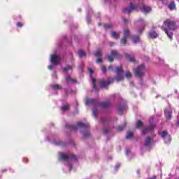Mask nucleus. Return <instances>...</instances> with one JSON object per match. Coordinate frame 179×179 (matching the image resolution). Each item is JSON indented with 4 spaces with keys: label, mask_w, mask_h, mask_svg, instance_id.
Listing matches in <instances>:
<instances>
[{
    "label": "nucleus",
    "mask_w": 179,
    "mask_h": 179,
    "mask_svg": "<svg viewBox=\"0 0 179 179\" xmlns=\"http://www.w3.org/2000/svg\"><path fill=\"white\" fill-rule=\"evenodd\" d=\"M65 80H66V82H71L72 83H76V80L72 78L71 76H66L65 77Z\"/></svg>",
    "instance_id": "nucleus-22"
},
{
    "label": "nucleus",
    "mask_w": 179,
    "mask_h": 179,
    "mask_svg": "<svg viewBox=\"0 0 179 179\" xmlns=\"http://www.w3.org/2000/svg\"><path fill=\"white\" fill-rule=\"evenodd\" d=\"M115 69L117 75L115 78H112L110 80L108 79V80H106V79H101L99 80V83L102 89H106V87H108L111 83H114L115 80H117V82L124 80V76H122V66H117Z\"/></svg>",
    "instance_id": "nucleus-1"
},
{
    "label": "nucleus",
    "mask_w": 179,
    "mask_h": 179,
    "mask_svg": "<svg viewBox=\"0 0 179 179\" xmlns=\"http://www.w3.org/2000/svg\"><path fill=\"white\" fill-rule=\"evenodd\" d=\"M127 41H128V38L125 36H123L120 40V43L121 44H122V45H127Z\"/></svg>",
    "instance_id": "nucleus-27"
},
{
    "label": "nucleus",
    "mask_w": 179,
    "mask_h": 179,
    "mask_svg": "<svg viewBox=\"0 0 179 179\" xmlns=\"http://www.w3.org/2000/svg\"><path fill=\"white\" fill-rule=\"evenodd\" d=\"M175 93H177V90H175Z\"/></svg>",
    "instance_id": "nucleus-57"
},
{
    "label": "nucleus",
    "mask_w": 179,
    "mask_h": 179,
    "mask_svg": "<svg viewBox=\"0 0 179 179\" xmlns=\"http://www.w3.org/2000/svg\"><path fill=\"white\" fill-rule=\"evenodd\" d=\"M126 107H127V106H125V105H122V106L118 107L117 111H118V113L120 114V115H122V113H124V110H125Z\"/></svg>",
    "instance_id": "nucleus-20"
},
{
    "label": "nucleus",
    "mask_w": 179,
    "mask_h": 179,
    "mask_svg": "<svg viewBox=\"0 0 179 179\" xmlns=\"http://www.w3.org/2000/svg\"><path fill=\"white\" fill-rule=\"evenodd\" d=\"M71 70H72V66H67L63 69L64 72H68V71Z\"/></svg>",
    "instance_id": "nucleus-37"
},
{
    "label": "nucleus",
    "mask_w": 179,
    "mask_h": 179,
    "mask_svg": "<svg viewBox=\"0 0 179 179\" xmlns=\"http://www.w3.org/2000/svg\"><path fill=\"white\" fill-rule=\"evenodd\" d=\"M103 27L105 30H108V29H111L113 27V25L110 24H103Z\"/></svg>",
    "instance_id": "nucleus-34"
},
{
    "label": "nucleus",
    "mask_w": 179,
    "mask_h": 179,
    "mask_svg": "<svg viewBox=\"0 0 179 179\" xmlns=\"http://www.w3.org/2000/svg\"><path fill=\"white\" fill-rule=\"evenodd\" d=\"M94 57H101V51H100V49H98L96 52L94 53Z\"/></svg>",
    "instance_id": "nucleus-35"
},
{
    "label": "nucleus",
    "mask_w": 179,
    "mask_h": 179,
    "mask_svg": "<svg viewBox=\"0 0 179 179\" xmlns=\"http://www.w3.org/2000/svg\"><path fill=\"white\" fill-rule=\"evenodd\" d=\"M134 10H136V12H138V10H139V6L131 2L129 4V6L123 10V13L129 14L134 12Z\"/></svg>",
    "instance_id": "nucleus-6"
},
{
    "label": "nucleus",
    "mask_w": 179,
    "mask_h": 179,
    "mask_svg": "<svg viewBox=\"0 0 179 179\" xmlns=\"http://www.w3.org/2000/svg\"><path fill=\"white\" fill-rule=\"evenodd\" d=\"M8 170L6 169L2 170V173H6Z\"/></svg>",
    "instance_id": "nucleus-53"
},
{
    "label": "nucleus",
    "mask_w": 179,
    "mask_h": 179,
    "mask_svg": "<svg viewBox=\"0 0 179 179\" xmlns=\"http://www.w3.org/2000/svg\"><path fill=\"white\" fill-rule=\"evenodd\" d=\"M164 64V59L158 57V64Z\"/></svg>",
    "instance_id": "nucleus-42"
},
{
    "label": "nucleus",
    "mask_w": 179,
    "mask_h": 179,
    "mask_svg": "<svg viewBox=\"0 0 179 179\" xmlns=\"http://www.w3.org/2000/svg\"><path fill=\"white\" fill-rule=\"evenodd\" d=\"M129 154V150L127 149L126 150V155H127V156H128Z\"/></svg>",
    "instance_id": "nucleus-52"
},
{
    "label": "nucleus",
    "mask_w": 179,
    "mask_h": 179,
    "mask_svg": "<svg viewBox=\"0 0 179 179\" xmlns=\"http://www.w3.org/2000/svg\"><path fill=\"white\" fill-rule=\"evenodd\" d=\"M148 37L149 38H156V37H157V34L156 31H151L149 33Z\"/></svg>",
    "instance_id": "nucleus-25"
},
{
    "label": "nucleus",
    "mask_w": 179,
    "mask_h": 179,
    "mask_svg": "<svg viewBox=\"0 0 179 179\" xmlns=\"http://www.w3.org/2000/svg\"><path fill=\"white\" fill-rule=\"evenodd\" d=\"M124 23H128V20L127 18H123Z\"/></svg>",
    "instance_id": "nucleus-50"
},
{
    "label": "nucleus",
    "mask_w": 179,
    "mask_h": 179,
    "mask_svg": "<svg viewBox=\"0 0 179 179\" xmlns=\"http://www.w3.org/2000/svg\"><path fill=\"white\" fill-rule=\"evenodd\" d=\"M169 9L170 10H175V9H176V2L171 1V2L169 4Z\"/></svg>",
    "instance_id": "nucleus-23"
},
{
    "label": "nucleus",
    "mask_w": 179,
    "mask_h": 179,
    "mask_svg": "<svg viewBox=\"0 0 179 179\" xmlns=\"http://www.w3.org/2000/svg\"><path fill=\"white\" fill-rule=\"evenodd\" d=\"M108 122V117H101V124H107Z\"/></svg>",
    "instance_id": "nucleus-32"
},
{
    "label": "nucleus",
    "mask_w": 179,
    "mask_h": 179,
    "mask_svg": "<svg viewBox=\"0 0 179 179\" xmlns=\"http://www.w3.org/2000/svg\"><path fill=\"white\" fill-rule=\"evenodd\" d=\"M153 129H155V125H153L152 124H150L149 126L145 127L142 129L143 136H145V135H147V134H149V132H152V131H153Z\"/></svg>",
    "instance_id": "nucleus-8"
},
{
    "label": "nucleus",
    "mask_w": 179,
    "mask_h": 179,
    "mask_svg": "<svg viewBox=\"0 0 179 179\" xmlns=\"http://www.w3.org/2000/svg\"><path fill=\"white\" fill-rule=\"evenodd\" d=\"M92 114L94 117H95V118H97V111H96V110L94 109L92 110Z\"/></svg>",
    "instance_id": "nucleus-43"
},
{
    "label": "nucleus",
    "mask_w": 179,
    "mask_h": 179,
    "mask_svg": "<svg viewBox=\"0 0 179 179\" xmlns=\"http://www.w3.org/2000/svg\"><path fill=\"white\" fill-rule=\"evenodd\" d=\"M101 62H103V59H101V58H99L96 60V64H101Z\"/></svg>",
    "instance_id": "nucleus-47"
},
{
    "label": "nucleus",
    "mask_w": 179,
    "mask_h": 179,
    "mask_svg": "<svg viewBox=\"0 0 179 179\" xmlns=\"http://www.w3.org/2000/svg\"><path fill=\"white\" fill-rule=\"evenodd\" d=\"M111 38H115V40H118L120 38V32H115V31H112L110 34Z\"/></svg>",
    "instance_id": "nucleus-16"
},
{
    "label": "nucleus",
    "mask_w": 179,
    "mask_h": 179,
    "mask_svg": "<svg viewBox=\"0 0 179 179\" xmlns=\"http://www.w3.org/2000/svg\"><path fill=\"white\" fill-rule=\"evenodd\" d=\"M61 110L62 111H68V110H69V105H64V106H62Z\"/></svg>",
    "instance_id": "nucleus-33"
},
{
    "label": "nucleus",
    "mask_w": 179,
    "mask_h": 179,
    "mask_svg": "<svg viewBox=\"0 0 179 179\" xmlns=\"http://www.w3.org/2000/svg\"><path fill=\"white\" fill-rule=\"evenodd\" d=\"M177 24L174 21H171L170 20H166L164 22V25L161 27L162 30L165 31L166 34L170 38V40H173V31L177 29Z\"/></svg>",
    "instance_id": "nucleus-2"
},
{
    "label": "nucleus",
    "mask_w": 179,
    "mask_h": 179,
    "mask_svg": "<svg viewBox=\"0 0 179 179\" xmlns=\"http://www.w3.org/2000/svg\"><path fill=\"white\" fill-rule=\"evenodd\" d=\"M92 81L93 89H94L95 92H99V88H97V85H96V79L92 78Z\"/></svg>",
    "instance_id": "nucleus-24"
},
{
    "label": "nucleus",
    "mask_w": 179,
    "mask_h": 179,
    "mask_svg": "<svg viewBox=\"0 0 179 179\" xmlns=\"http://www.w3.org/2000/svg\"><path fill=\"white\" fill-rule=\"evenodd\" d=\"M110 54L114 58H120V53L115 50H112Z\"/></svg>",
    "instance_id": "nucleus-19"
},
{
    "label": "nucleus",
    "mask_w": 179,
    "mask_h": 179,
    "mask_svg": "<svg viewBox=\"0 0 179 179\" xmlns=\"http://www.w3.org/2000/svg\"><path fill=\"white\" fill-rule=\"evenodd\" d=\"M78 55L80 58H83V57H86L87 54L84 50H80L78 51Z\"/></svg>",
    "instance_id": "nucleus-21"
},
{
    "label": "nucleus",
    "mask_w": 179,
    "mask_h": 179,
    "mask_svg": "<svg viewBox=\"0 0 179 179\" xmlns=\"http://www.w3.org/2000/svg\"><path fill=\"white\" fill-rule=\"evenodd\" d=\"M177 124L178 125L179 127V115L178 116V122H177Z\"/></svg>",
    "instance_id": "nucleus-54"
},
{
    "label": "nucleus",
    "mask_w": 179,
    "mask_h": 179,
    "mask_svg": "<svg viewBox=\"0 0 179 179\" xmlns=\"http://www.w3.org/2000/svg\"><path fill=\"white\" fill-rule=\"evenodd\" d=\"M99 106L102 107V108H108V107H110V102H101L99 103Z\"/></svg>",
    "instance_id": "nucleus-17"
},
{
    "label": "nucleus",
    "mask_w": 179,
    "mask_h": 179,
    "mask_svg": "<svg viewBox=\"0 0 179 179\" xmlns=\"http://www.w3.org/2000/svg\"><path fill=\"white\" fill-rule=\"evenodd\" d=\"M134 73L136 78H143L145 73H146V66L144 64H142L134 70Z\"/></svg>",
    "instance_id": "nucleus-3"
},
{
    "label": "nucleus",
    "mask_w": 179,
    "mask_h": 179,
    "mask_svg": "<svg viewBox=\"0 0 179 179\" xmlns=\"http://www.w3.org/2000/svg\"><path fill=\"white\" fill-rule=\"evenodd\" d=\"M129 33L130 31L129 29H126L123 30V37H126L128 38V37H129Z\"/></svg>",
    "instance_id": "nucleus-26"
},
{
    "label": "nucleus",
    "mask_w": 179,
    "mask_h": 179,
    "mask_svg": "<svg viewBox=\"0 0 179 179\" xmlns=\"http://www.w3.org/2000/svg\"><path fill=\"white\" fill-rule=\"evenodd\" d=\"M126 78H127L128 79H131V78H132V74L131 73V72L129 71H127L126 74H125Z\"/></svg>",
    "instance_id": "nucleus-38"
},
{
    "label": "nucleus",
    "mask_w": 179,
    "mask_h": 179,
    "mask_svg": "<svg viewBox=\"0 0 179 179\" xmlns=\"http://www.w3.org/2000/svg\"><path fill=\"white\" fill-rule=\"evenodd\" d=\"M173 73H174L173 70L169 69V66H166L165 70L162 73L161 76H164V78H170V76H173Z\"/></svg>",
    "instance_id": "nucleus-7"
},
{
    "label": "nucleus",
    "mask_w": 179,
    "mask_h": 179,
    "mask_svg": "<svg viewBox=\"0 0 179 179\" xmlns=\"http://www.w3.org/2000/svg\"><path fill=\"white\" fill-rule=\"evenodd\" d=\"M90 136V132L89 131H83V138L86 139V138H89Z\"/></svg>",
    "instance_id": "nucleus-31"
},
{
    "label": "nucleus",
    "mask_w": 179,
    "mask_h": 179,
    "mask_svg": "<svg viewBox=\"0 0 179 179\" xmlns=\"http://www.w3.org/2000/svg\"><path fill=\"white\" fill-rule=\"evenodd\" d=\"M132 136H134V133L130 131V132L127 133L126 138H127V139H131V138H132Z\"/></svg>",
    "instance_id": "nucleus-36"
},
{
    "label": "nucleus",
    "mask_w": 179,
    "mask_h": 179,
    "mask_svg": "<svg viewBox=\"0 0 179 179\" xmlns=\"http://www.w3.org/2000/svg\"><path fill=\"white\" fill-rule=\"evenodd\" d=\"M127 128V122H124L123 125H120L117 127V131H124V129Z\"/></svg>",
    "instance_id": "nucleus-29"
},
{
    "label": "nucleus",
    "mask_w": 179,
    "mask_h": 179,
    "mask_svg": "<svg viewBox=\"0 0 179 179\" xmlns=\"http://www.w3.org/2000/svg\"><path fill=\"white\" fill-rule=\"evenodd\" d=\"M69 156H70V157H71V159H73V160H74V161H76V155H69Z\"/></svg>",
    "instance_id": "nucleus-46"
},
{
    "label": "nucleus",
    "mask_w": 179,
    "mask_h": 179,
    "mask_svg": "<svg viewBox=\"0 0 179 179\" xmlns=\"http://www.w3.org/2000/svg\"><path fill=\"white\" fill-rule=\"evenodd\" d=\"M172 114H173V110H171V109L169 108L165 110V117L166 120H171V118H173Z\"/></svg>",
    "instance_id": "nucleus-10"
},
{
    "label": "nucleus",
    "mask_w": 179,
    "mask_h": 179,
    "mask_svg": "<svg viewBox=\"0 0 179 179\" xmlns=\"http://www.w3.org/2000/svg\"><path fill=\"white\" fill-rule=\"evenodd\" d=\"M69 169H70V171H71V170H72V164L69 165Z\"/></svg>",
    "instance_id": "nucleus-55"
},
{
    "label": "nucleus",
    "mask_w": 179,
    "mask_h": 179,
    "mask_svg": "<svg viewBox=\"0 0 179 179\" xmlns=\"http://www.w3.org/2000/svg\"><path fill=\"white\" fill-rule=\"evenodd\" d=\"M78 127L83 128L85 131H87V129H89V125L81 122H78L77 125L66 124V128H69L71 131H74L75 132L78 131Z\"/></svg>",
    "instance_id": "nucleus-4"
},
{
    "label": "nucleus",
    "mask_w": 179,
    "mask_h": 179,
    "mask_svg": "<svg viewBox=\"0 0 179 179\" xmlns=\"http://www.w3.org/2000/svg\"><path fill=\"white\" fill-rule=\"evenodd\" d=\"M141 10L145 15H148V13H149V12L152 11V7L148 6H144L141 8Z\"/></svg>",
    "instance_id": "nucleus-12"
},
{
    "label": "nucleus",
    "mask_w": 179,
    "mask_h": 179,
    "mask_svg": "<svg viewBox=\"0 0 179 179\" xmlns=\"http://www.w3.org/2000/svg\"><path fill=\"white\" fill-rule=\"evenodd\" d=\"M69 159H71V156L66 155L64 153H60L59 160H64L65 162H69Z\"/></svg>",
    "instance_id": "nucleus-14"
},
{
    "label": "nucleus",
    "mask_w": 179,
    "mask_h": 179,
    "mask_svg": "<svg viewBox=\"0 0 179 179\" xmlns=\"http://www.w3.org/2000/svg\"><path fill=\"white\" fill-rule=\"evenodd\" d=\"M107 59L109 62H114V57H113L110 55L107 56Z\"/></svg>",
    "instance_id": "nucleus-39"
},
{
    "label": "nucleus",
    "mask_w": 179,
    "mask_h": 179,
    "mask_svg": "<svg viewBox=\"0 0 179 179\" xmlns=\"http://www.w3.org/2000/svg\"><path fill=\"white\" fill-rule=\"evenodd\" d=\"M159 173L161 174V178H162V169H159Z\"/></svg>",
    "instance_id": "nucleus-56"
},
{
    "label": "nucleus",
    "mask_w": 179,
    "mask_h": 179,
    "mask_svg": "<svg viewBox=\"0 0 179 179\" xmlns=\"http://www.w3.org/2000/svg\"><path fill=\"white\" fill-rule=\"evenodd\" d=\"M48 69L52 70V69H53L54 67L50 65V66H48Z\"/></svg>",
    "instance_id": "nucleus-51"
},
{
    "label": "nucleus",
    "mask_w": 179,
    "mask_h": 179,
    "mask_svg": "<svg viewBox=\"0 0 179 179\" xmlns=\"http://www.w3.org/2000/svg\"><path fill=\"white\" fill-rule=\"evenodd\" d=\"M85 104L87 106H89V104H91V106H94L96 104V100L90 98H87L85 100Z\"/></svg>",
    "instance_id": "nucleus-15"
},
{
    "label": "nucleus",
    "mask_w": 179,
    "mask_h": 179,
    "mask_svg": "<svg viewBox=\"0 0 179 179\" xmlns=\"http://www.w3.org/2000/svg\"><path fill=\"white\" fill-rule=\"evenodd\" d=\"M110 132V129L108 128H105L103 129V134L104 135H107V134H108Z\"/></svg>",
    "instance_id": "nucleus-40"
},
{
    "label": "nucleus",
    "mask_w": 179,
    "mask_h": 179,
    "mask_svg": "<svg viewBox=\"0 0 179 179\" xmlns=\"http://www.w3.org/2000/svg\"><path fill=\"white\" fill-rule=\"evenodd\" d=\"M17 27H23V24L20 22H17Z\"/></svg>",
    "instance_id": "nucleus-45"
},
{
    "label": "nucleus",
    "mask_w": 179,
    "mask_h": 179,
    "mask_svg": "<svg viewBox=\"0 0 179 179\" xmlns=\"http://www.w3.org/2000/svg\"><path fill=\"white\" fill-rule=\"evenodd\" d=\"M61 61V57L57 55H51V62L53 65H58Z\"/></svg>",
    "instance_id": "nucleus-9"
},
{
    "label": "nucleus",
    "mask_w": 179,
    "mask_h": 179,
    "mask_svg": "<svg viewBox=\"0 0 179 179\" xmlns=\"http://www.w3.org/2000/svg\"><path fill=\"white\" fill-rule=\"evenodd\" d=\"M108 69H110V71H112L113 72H114V68L113 67V66H108Z\"/></svg>",
    "instance_id": "nucleus-48"
},
{
    "label": "nucleus",
    "mask_w": 179,
    "mask_h": 179,
    "mask_svg": "<svg viewBox=\"0 0 179 179\" xmlns=\"http://www.w3.org/2000/svg\"><path fill=\"white\" fill-rule=\"evenodd\" d=\"M144 29H145L144 27L139 28L138 29V34H142V31H143Z\"/></svg>",
    "instance_id": "nucleus-44"
},
{
    "label": "nucleus",
    "mask_w": 179,
    "mask_h": 179,
    "mask_svg": "<svg viewBox=\"0 0 179 179\" xmlns=\"http://www.w3.org/2000/svg\"><path fill=\"white\" fill-rule=\"evenodd\" d=\"M158 134L161 136L165 143H171V136H170L168 131L164 130L159 131Z\"/></svg>",
    "instance_id": "nucleus-5"
},
{
    "label": "nucleus",
    "mask_w": 179,
    "mask_h": 179,
    "mask_svg": "<svg viewBox=\"0 0 179 179\" xmlns=\"http://www.w3.org/2000/svg\"><path fill=\"white\" fill-rule=\"evenodd\" d=\"M124 57L129 61V62H134V64H136L135 57H131V55L128 53H125Z\"/></svg>",
    "instance_id": "nucleus-13"
},
{
    "label": "nucleus",
    "mask_w": 179,
    "mask_h": 179,
    "mask_svg": "<svg viewBox=\"0 0 179 179\" xmlns=\"http://www.w3.org/2000/svg\"><path fill=\"white\" fill-rule=\"evenodd\" d=\"M51 87L52 89H54L55 90H61V89H62V87H61V85H58V84H55V85H52L51 86Z\"/></svg>",
    "instance_id": "nucleus-28"
},
{
    "label": "nucleus",
    "mask_w": 179,
    "mask_h": 179,
    "mask_svg": "<svg viewBox=\"0 0 179 179\" xmlns=\"http://www.w3.org/2000/svg\"><path fill=\"white\" fill-rule=\"evenodd\" d=\"M89 72L92 76V75H93V70L92 69H89Z\"/></svg>",
    "instance_id": "nucleus-49"
},
{
    "label": "nucleus",
    "mask_w": 179,
    "mask_h": 179,
    "mask_svg": "<svg viewBox=\"0 0 179 179\" xmlns=\"http://www.w3.org/2000/svg\"><path fill=\"white\" fill-rule=\"evenodd\" d=\"M101 69H102L103 73L104 74L107 73V68L106 67V66H102Z\"/></svg>",
    "instance_id": "nucleus-41"
},
{
    "label": "nucleus",
    "mask_w": 179,
    "mask_h": 179,
    "mask_svg": "<svg viewBox=\"0 0 179 179\" xmlns=\"http://www.w3.org/2000/svg\"><path fill=\"white\" fill-rule=\"evenodd\" d=\"M131 40L133 43H134V44H136V43H139V41H141V38L139 37V36L134 35L131 37Z\"/></svg>",
    "instance_id": "nucleus-18"
},
{
    "label": "nucleus",
    "mask_w": 179,
    "mask_h": 179,
    "mask_svg": "<svg viewBox=\"0 0 179 179\" xmlns=\"http://www.w3.org/2000/svg\"><path fill=\"white\" fill-rule=\"evenodd\" d=\"M144 146H145V148H152V138H150V136H148L145 138Z\"/></svg>",
    "instance_id": "nucleus-11"
},
{
    "label": "nucleus",
    "mask_w": 179,
    "mask_h": 179,
    "mask_svg": "<svg viewBox=\"0 0 179 179\" xmlns=\"http://www.w3.org/2000/svg\"><path fill=\"white\" fill-rule=\"evenodd\" d=\"M141 127H143V122L141 120H138L136 122V128L139 129Z\"/></svg>",
    "instance_id": "nucleus-30"
}]
</instances>
